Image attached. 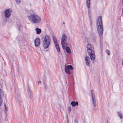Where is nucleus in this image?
I'll use <instances>...</instances> for the list:
<instances>
[{
  "instance_id": "obj_1",
  "label": "nucleus",
  "mask_w": 123,
  "mask_h": 123,
  "mask_svg": "<svg viewBox=\"0 0 123 123\" xmlns=\"http://www.w3.org/2000/svg\"><path fill=\"white\" fill-rule=\"evenodd\" d=\"M96 22L98 31L100 36V48L102 50L103 48L102 34L103 31V27L102 23L101 16H100L98 17Z\"/></svg>"
},
{
  "instance_id": "obj_2",
  "label": "nucleus",
  "mask_w": 123,
  "mask_h": 123,
  "mask_svg": "<svg viewBox=\"0 0 123 123\" xmlns=\"http://www.w3.org/2000/svg\"><path fill=\"white\" fill-rule=\"evenodd\" d=\"M28 19L30 22L33 24H38L41 21V18L36 14H31L28 16Z\"/></svg>"
},
{
  "instance_id": "obj_3",
  "label": "nucleus",
  "mask_w": 123,
  "mask_h": 123,
  "mask_svg": "<svg viewBox=\"0 0 123 123\" xmlns=\"http://www.w3.org/2000/svg\"><path fill=\"white\" fill-rule=\"evenodd\" d=\"M87 51L91 59L93 60L95 59V54L94 49L93 46L90 44H88L87 45Z\"/></svg>"
},
{
  "instance_id": "obj_4",
  "label": "nucleus",
  "mask_w": 123,
  "mask_h": 123,
  "mask_svg": "<svg viewBox=\"0 0 123 123\" xmlns=\"http://www.w3.org/2000/svg\"><path fill=\"white\" fill-rule=\"evenodd\" d=\"M51 42V37L48 35L44 37L43 42V47L44 49L48 48L50 45Z\"/></svg>"
},
{
  "instance_id": "obj_5",
  "label": "nucleus",
  "mask_w": 123,
  "mask_h": 123,
  "mask_svg": "<svg viewBox=\"0 0 123 123\" xmlns=\"http://www.w3.org/2000/svg\"><path fill=\"white\" fill-rule=\"evenodd\" d=\"M70 38L69 37H67L66 35L63 34L62 37L61 42L62 47L63 49H65V46L67 45L68 42H70Z\"/></svg>"
},
{
  "instance_id": "obj_6",
  "label": "nucleus",
  "mask_w": 123,
  "mask_h": 123,
  "mask_svg": "<svg viewBox=\"0 0 123 123\" xmlns=\"http://www.w3.org/2000/svg\"><path fill=\"white\" fill-rule=\"evenodd\" d=\"M12 12V10L11 8L5 10L4 13L5 16L6 18H9L11 15Z\"/></svg>"
},
{
  "instance_id": "obj_7",
  "label": "nucleus",
  "mask_w": 123,
  "mask_h": 123,
  "mask_svg": "<svg viewBox=\"0 0 123 123\" xmlns=\"http://www.w3.org/2000/svg\"><path fill=\"white\" fill-rule=\"evenodd\" d=\"M73 68L72 66L71 65H68L67 66L65 65V71L66 73L68 74H70L71 72L70 70H72Z\"/></svg>"
},
{
  "instance_id": "obj_8",
  "label": "nucleus",
  "mask_w": 123,
  "mask_h": 123,
  "mask_svg": "<svg viewBox=\"0 0 123 123\" xmlns=\"http://www.w3.org/2000/svg\"><path fill=\"white\" fill-rule=\"evenodd\" d=\"M91 95L92 99V104L93 107L95 109L96 106V100L95 98V95L94 93V92L92 90L91 91Z\"/></svg>"
},
{
  "instance_id": "obj_9",
  "label": "nucleus",
  "mask_w": 123,
  "mask_h": 123,
  "mask_svg": "<svg viewBox=\"0 0 123 123\" xmlns=\"http://www.w3.org/2000/svg\"><path fill=\"white\" fill-rule=\"evenodd\" d=\"M88 11V14L89 18L90 21L91 25H92V15L91 13V9H87Z\"/></svg>"
},
{
  "instance_id": "obj_10",
  "label": "nucleus",
  "mask_w": 123,
  "mask_h": 123,
  "mask_svg": "<svg viewBox=\"0 0 123 123\" xmlns=\"http://www.w3.org/2000/svg\"><path fill=\"white\" fill-rule=\"evenodd\" d=\"M34 43L36 46H39L40 44V39L39 38H37L34 41Z\"/></svg>"
},
{
  "instance_id": "obj_11",
  "label": "nucleus",
  "mask_w": 123,
  "mask_h": 123,
  "mask_svg": "<svg viewBox=\"0 0 123 123\" xmlns=\"http://www.w3.org/2000/svg\"><path fill=\"white\" fill-rule=\"evenodd\" d=\"M86 6L87 9H90V0H85Z\"/></svg>"
},
{
  "instance_id": "obj_12",
  "label": "nucleus",
  "mask_w": 123,
  "mask_h": 123,
  "mask_svg": "<svg viewBox=\"0 0 123 123\" xmlns=\"http://www.w3.org/2000/svg\"><path fill=\"white\" fill-rule=\"evenodd\" d=\"M85 60L86 61V65L88 66H89L90 65V63L89 61L90 60L89 57H88L86 56L85 58Z\"/></svg>"
},
{
  "instance_id": "obj_13",
  "label": "nucleus",
  "mask_w": 123,
  "mask_h": 123,
  "mask_svg": "<svg viewBox=\"0 0 123 123\" xmlns=\"http://www.w3.org/2000/svg\"><path fill=\"white\" fill-rule=\"evenodd\" d=\"M70 104L73 107H74L78 105V102L77 101L76 102L74 101H72L70 103Z\"/></svg>"
},
{
  "instance_id": "obj_14",
  "label": "nucleus",
  "mask_w": 123,
  "mask_h": 123,
  "mask_svg": "<svg viewBox=\"0 0 123 123\" xmlns=\"http://www.w3.org/2000/svg\"><path fill=\"white\" fill-rule=\"evenodd\" d=\"M54 44L57 51L59 52L60 51V49L58 43H56V44Z\"/></svg>"
},
{
  "instance_id": "obj_15",
  "label": "nucleus",
  "mask_w": 123,
  "mask_h": 123,
  "mask_svg": "<svg viewBox=\"0 0 123 123\" xmlns=\"http://www.w3.org/2000/svg\"><path fill=\"white\" fill-rule=\"evenodd\" d=\"M52 39L54 43V44H56L58 43L57 40L55 36H53Z\"/></svg>"
},
{
  "instance_id": "obj_16",
  "label": "nucleus",
  "mask_w": 123,
  "mask_h": 123,
  "mask_svg": "<svg viewBox=\"0 0 123 123\" xmlns=\"http://www.w3.org/2000/svg\"><path fill=\"white\" fill-rule=\"evenodd\" d=\"M66 51L68 53L70 54L71 52L70 48L68 47H67L66 48Z\"/></svg>"
},
{
  "instance_id": "obj_17",
  "label": "nucleus",
  "mask_w": 123,
  "mask_h": 123,
  "mask_svg": "<svg viewBox=\"0 0 123 123\" xmlns=\"http://www.w3.org/2000/svg\"><path fill=\"white\" fill-rule=\"evenodd\" d=\"M118 116L121 119L123 118L122 113L121 111H119L117 112Z\"/></svg>"
},
{
  "instance_id": "obj_18",
  "label": "nucleus",
  "mask_w": 123,
  "mask_h": 123,
  "mask_svg": "<svg viewBox=\"0 0 123 123\" xmlns=\"http://www.w3.org/2000/svg\"><path fill=\"white\" fill-rule=\"evenodd\" d=\"M36 31V33L37 34H39L41 32V30L40 29L37 28L35 29Z\"/></svg>"
},
{
  "instance_id": "obj_19",
  "label": "nucleus",
  "mask_w": 123,
  "mask_h": 123,
  "mask_svg": "<svg viewBox=\"0 0 123 123\" xmlns=\"http://www.w3.org/2000/svg\"><path fill=\"white\" fill-rule=\"evenodd\" d=\"M24 37L23 36H22V37L18 36L17 37V38L18 39V40L19 41L23 40V38H24Z\"/></svg>"
},
{
  "instance_id": "obj_20",
  "label": "nucleus",
  "mask_w": 123,
  "mask_h": 123,
  "mask_svg": "<svg viewBox=\"0 0 123 123\" xmlns=\"http://www.w3.org/2000/svg\"><path fill=\"white\" fill-rule=\"evenodd\" d=\"M17 101L19 103V104H20V103L22 101L21 98L19 97V98H18L17 100Z\"/></svg>"
},
{
  "instance_id": "obj_21",
  "label": "nucleus",
  "mask_w": 123,
  "mask_h": 123,
  "mask_svg": "<svg viewBox=\"0 0 123 123\" xmlns=\"http://www.w3.org/2000/svg\"><path fill=\"white\" fill-rule=\"evenodd\" d=\"M43 84L45 88V89H47V88L48 86L46 84V82H44Z\"/></svg>"
},
{
  "instance_id": "obj_22",
  "label": "nucleus",
  "mask_w": 123,
  "mask_h": 123,
  "mask_svg": "<svg viewBox=\"0 0 123 123\" xmlns=\"http://www.w3.org/2000/svg\"><path fill=\"white\" fill-rule=\"evenodd\" d=\"M28 89H27L28 92L30 94V95L31 96V91L30 90V88H29V87L28 86ZM30 97L31 98V96H30Z\"/></svg>"
},
{
  "instance_id": "obj_23",
  "label": "nucleus",
  "mask_w": 123,
  "mask_h": 123,
  "mask_svg": "<svg viewBox=\"0 0 123 123\" xmlns=\"http://www.w3.org/2000/svg\"><path fill=\"white\" fill-rule=\"evenodd\" d=\"M106 53L108 55H110V52L109 50H106Z\"/></svg>"
},
{
  "instance_id": "obj_24",
  "label": "nucleus",
  "mask_w": 123,
  "mask_h": 123,
  "mask_svg": "<svg viewBox=\"0 0 123 123\" xmlns=\"http://www.w3.org/2000/svg\"><path fill=\"white\" fill-rule=\"evenodd\" d=\"M17 3L19 4L20 3V0H15Z\"/></svg>"
},
{
  "instance_id": "obj_25",
  "label": "nucleus",
  "mask_w": 123,
  "mask_h": 123,
  "mask_svg": "<svg viewBox=\"0 0 123 123\" xmlns=\"http://www.w3.org/2000/svg\"><path fill=\"white\" fill-rule=\"evenodd\" d=\"M68 110L69 111V113H70L71 111V107H68Z\"/></svg>"
},
{
  "instance_id": "obj_26",
  "label": "nucleus",
  "mask_w": 123,
  "mask_h": 123,
  "mask_svg": "<svg viewBox=\"0 0 123 123\" xmlns=\"http://www.w3.org/2000/svg\"><path fill=\"white\" fill-rule=\"evenodd\" d=\"M41 83V82L40 80H39L37 82V84L38 85H39V84H40Z\"/></svg>"
},
{
  "instance_id": "obj_27",
  "label": "nucleus",
  "mask_w": 123,
  "mask_h": 123,
  "mask_svg": "<svg viewBox=\"0 0 123 123\" xmlns=\"http://www.w3.org/2000/svg\"><path fill=\"white\" fill-rule=\"evenodd\" d=\"M74 123H78L76 119H75L74 120Z\"/></svg>"
},
{
  "instance_id": "obj_28",
  "label": "nucleus",
  "mask_w": 123,
  "mask_h": 123,
  "mask_svg": "<svg viewBox=\"0 0 123 123\" xmlns=\"http://www.w3.org/2000/svg\"><path fill=\"white\" fill-rule=\"evenodd\" d=\"M5 109L6 111H7V107L6 106V105L5 104H4Z\"/></svg>"
},
{
  "instance_id": "obj_29",
  "label": "nucleus",
  "mask_w": 123,
  "mask_h": 123,
  "mask_svg": "<svg viewBox=\"0 0 123 123\" xmlns=\"http://www.w3.org/2000/svg\"><path fill=\"white\" fill-rule=\"evenodd\" d=\"M2 104L1 100H0V106Z\"/></svg>"
},
{
  "instance_id": "obj_30",
  "label": "nucleus",
  "mask_w": 123,
  "mask_h": 123,
  "mask_svg": "<svg viewBox=\"0 0 123 123\" xmlns=\"http://www.w3.org/2000/svg\"><path fill=\"white\" fill-rule=\"evenodd\" d=\"M1 100V95H0V100Z\"/></svg>"
},
{
  "instance_id": "obj_31",
  "label": "nucleus",
  "mask_w": 123,
  "mask_h": 123,
  "mask_svg": "<svg viewBox=\"0 0 123 123\" xmlns=\"http://www.w3.org/2000/svg\"><path fill=\"white\" fill-rule=\"evenodd\" d=\"M0 95H1V90L0 89Z\"/></svg>"
},
{
  "instance_id": "obj_32",
  "label": "nucleus",
  "mask_w": 123,
  "mask_h": 123,
  "mask_svg": "<svg viewBox=\"0 0 123 123\" xmlns=\"http://www.w3.org/2000/svg\"><path fill=\"white\" fill-rule=\"evenodd\" d=\"M122 5H123V0H122Z\"/></svg>"
},
{
  "instance_id": "obj_33",
  "label": "nucleus",
  "mask_w": 123,
  "mask_h": 123,
  "mask_svg": "<svg viewBox=\"0 0 123 123\" xmlns=\"http://www.w3.org/2000/svg\"><path fill=\"white\" fill-rule=\"evenodd\" d=\"M73 80H74V78H73Z\"/></svg>"
},
{
  "instance_id": "obj_34",
  "label": "nucleus",
  "mask_w": 123,
  "mask_h": 123,
  "mask_svg": "<svg viewBox=\"0 0 123 123\" xmlns=\"http://www.w3.org/2000/svg\"><path fill=\"white\" fill-rule=\"evenodd\" d=\"M63 24H64V22H63Z\"/></svg>"
},
{
  "instance_id": "obj_35",
  "label": "nucleus",
  "mask_w": 123,
  "mask_h": 123,
  "mask_svg": "<svg viewBox=\"0 0 123 123\" xmlns=\"http://www.w3.org/2000/svg\"><path fill=\"white\" fill-rule=\"evenodd\" d=\"M43 1L44 0H43Z\"/></svg>"
}]
</instances>
